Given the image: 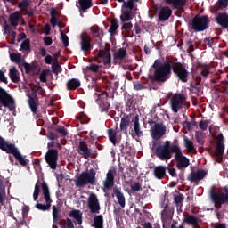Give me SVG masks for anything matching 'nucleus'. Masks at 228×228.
Here are the masks:
<instances>
[{"label": "nucleus", "mask_w": 228, "mask_h": 228, "mask_svg": "<svg viewBox=\"0 0 228 228\" xmlns=\"http://www.w3.org/2000/svg\"><path fill=\"white\" fill-rule=\"evenodd\" d=\"M153 81L156 83H167L172 77V72L180 83H188L190 79V71L186 66L174 60L162 61L161 59L155 60L152 64Z\"/></svg>", "instance_id": "1"}, {"label": "nucleus", "mask_w": 228, "mask_h": 228, "mask_svg": "<svg viewBox=\"0 0 228 228\" xmlns=\"http://www.w3.org/2000/svg\"><path fill=\"white\" fill-rule=\"evenodd\" d=\"M156 141H152L151 151H155V156L160 159V161H168L172 159V154H175V149H178L179 145H170V141H166L163 144L157 145Z\"/></svg>", "instance_id": "2"}, {"label": "nucleus", "mask_w": 228, "mask_h": 228, "mask_svg": "<svg viewBox=\"0 0 228 228\" xmlns=\"http://www.w3.org/2000/svg\"><path fill=\"white\" fill-rule=\"evenodd\" d=\"M0 149L6 154H12L16 161L21 165V167H27L29 164V159H26L22 153L19 151V148L15 143H10L0 135Z\"/></svg>", "instance_id": "3"}, {"label": "nucleus", "mask_w": 228, "mask_h": 228, "mask_svg": "<svg viewBox=\"0 0 228 228\" xmlns=\"http://www.w3.org/2000/svg\"><path fill=\"white\" fill-rule=\"evenodd\" d=\"M95 175L96 173L94 169L82 172L77 176V179L75 180V186L77 188H85V186H88V184H91V186L95 185V183H97Z\"/></svg>", "instance_id": "4"}, {"label": "nucleus", "mask_w": 228, "mask_h": 228, "mask_svg": "<svg viewBox=\"0 0 228 228\" xmlns=\"http://www.w3.org/2000/svg\"><path fill=\"white\" fill-rule=\"evenodd\" d=\"M211 19L208 15L196 14L191 20V28L195 33H202V31L209 29Z\"/></svg>", "instance_id": "5"}, {"label": "nucleus", "mask_w": 228, "mask_h": 228, "mask_svg": "<svg viewBox=\"0 0 228 228\" xmlns=\"http://www.w3.org/2000/svg\"><path fill=\"white\" fill-rule=\"evenodd\" d=\"M3 106L9 108L10 111H13L15 110V100H13V97H12L6 90L0 87V110L6 113V111L3 110Z\"/></svg>", "instance_id": "6"}, {"label": "nucleus", "mask_w": 228, "mask_h": 228, "mask_svg": "<svg viewBox=\"0 0 228 228\" xmlns=\"http://www.w3.org/2000/svg\"><path fill=\"white\" fill-rule=\"evenodd\" d=\"M95 61L103 63L104 67H111V48L106 45L103 50H100L94 57Z\"/></svg>", "instance_id": "7"}, {"label": "nucleus", "mask_w": 228, "mask_h": 228, "mask_svg": "<svg viewBox=\"0 0 228 228\" xmlns=\"http://www.w3.org/2000/svg\"><path fill=\"white\" fill-rule=\"evenodd\" d=\"M41 188L46 204L37 203L35 207L37 209H39V211H49V209H51V202H53L51 200V192L49 191V185H47V183L43 182Z\"/></svg>", "instance_id": "8"}, {"label": "nucleus", "mask_w": 228, "mask_h": 228, "mask_svg": "<svg viewBox=\"0 0 228 228\" xmlns=\"http://www.w3.org/2000/svg\"><path fill=\"white\" fill-rule=\"evenodd\" d=\"M175 159L176 161V168L178 170H184L190 167V159L186 156L183 155V151L178 146V149L175 148Z\"/></svg>", "instance_id": "9"}, {"label": "nucleus", "mask_w": 228, "mask_h": 228, "mask_svg": "<svg viewBox=\"0 0 228 228\" xmlns=\"http://www.w3.org/2000/svg\"><path fill=\"white\" fill-rule=\"evenodd\" d=\"M186 101V94H175L170 99V106L173 113H179V110H182L183 104Z\"/></svg>", "instance_id": "10"}, {"label": "nucleus", "mask_w": 228, "mask_h": 228, "mask_svg": "<svg viewBox=\"0 0 228 228\" xmlns=\"http://www.w3.org/2000/svg\"><path fill=\"white\" fill-rule=\"evenodd\" d=\"M45 159L52 170L58 167V149H49L45 155Z\"/></svg>", "instance_id": "11"}, {"label": "nucleus", "mask_w": 228, "mask_h": 228, "mask_svg": "<svg viewBox=\"0 0 228 228\" xmlns=\"http://www.w3.org/2000/svg\"><path fill=\"white\" fill-rule=\"evenodd\" d=\"M87 208L92 215H99L101 213V204L95 193H91L87 200Z\"/></svg>", "instance_id": "12"}, {"label": "nucleus", "mask_w": 228, "mask_h": 228, "mask_svg": "<svg viewBox=\"0 0 228 228\" xmlns=\"http://www.w3.org/2000/svg\"><path fill=\"white\" fill-rule=\"evenodd\" d=\"M165 133H167V126L162 123H156L151 128V137L155 142L164 136Z\"/></svg>", "instance_id": "13"}, {"label": "nucleus", "mask_w": 228, "mask_h": 228, "mask_svg": "<svg viewBox=\"0 0 228 228\" xmlns=\"http://www.w3.org/2000/svg\"><path fill=\"white\" fill-rule=\"evenodd\" d=\"M77 152L82 158L85 159H89L90 156H92V150L88 147V144L86 142L80 140L78 147H77Z\"/></svg>", "instance_id": "14"}, {"label": "nucleus", "mask_w": 228, "mask_h": 228, "mask_svg": "<svg viewBox=\"0 0 228 228\" xmlns=\"http://www.w3.org/2000/svg\"><path fill=\"white\" fill-rule=\"evenodd\" d=\"M215 20L217 26H220L222 29H228V13L227 12H219L215 17Z\"/></svg>", "instance_id": "15"}, {"label": "nucleus", "mask_w": 228, "mask_h": 228, "mask_svg": "<svg viewBox=\"0 0 228 228\" xmlns=\"http://www.w3.org/2000/svg\"><path fill=\"white\" fill-rule=\"evenodd\" d=\"M208 175V172L204 169H199L196 172H191L188 176V181L191 183H197L198 181H202L204 177Z\"/></svg>", "instance_id": "16"}, {"label": "nucleus", "mask_w": 228, "mask_h": 228, "mask_svg": "<svg viewBox=\"0 0 228 228\" xmlns=\"http://www.w3.org/2000/svg\"><path fill=\"white\" fill-rule=\"evenodd\" d=\"M113 186H115V175H113V170H109L103 181V188L104 190H111Z\"/></svg>", "instance_id": "17"}, {"label": "nucleus", "mask_w": 228, "mask_h": 228, "mask_svg": "<svg viewBox=\"0 0 228 228\" xmlns=\"http://www.w3.org/2000/svg\"><path fill=\"white\" fill-rule=\"evenodd\" d=\"M91 42L92 38L90 37H82L80 41L81 51H84V53H90L92 49H94V45H92Z\"/></svg>", "instance_id": "18"}, {"label": "nucleus", "mask_w": 228, "mask_h": 228, "mask_svg": "<svg viewBox=\"0 0 228 228\" xmlns=\"http://www.w3.org/2000/svg\"><path fill=\"white\" fill-rule=\"evenodd\" d=\"M172 218H174V208L168 207V205H166L161 212V221L172 222Z\"/></svg>", "instance_id": "19"}, {"label": "nucleus", "mask_w": 228, "mask_h": 228, "mask_svg": "<svg viewBox=\"0 0 228 228\" xmlns=\"http://www.w3.org/2000/svg\"><path fill=\"white\" fill-rule=\"evenodd\" d=\"M153 175L156 179L161 181L167 177V167L164 165H159L154 167Z\"/></svg>", "instance_id": "20"}, {"label": "nucleus", "mask_w": 228, "mask_h": 228, "mask_svg": "<svg viewBox=\"0 0 228 228\" xmlns=\"http://www.w3.org/2000/svg\"><path fill=\"white\" fill-rule=\"evenodd\" d=\"M129 126H131V116L124 114L120 122V131H122L124 134H127V129H129Z\"/></svg>", "instance_id": "21"}, {"label": "nucleus", "mask_w": 228, "mask_h": 228, "mask_svg": "<svg viewBox=\"0 0 228 228\" xmlns=\"http://www.w3.org/2000/svg\"><path fill=\"white\" fill-rule=\"evenodd\" d=\"M172 16V9L170 7L166 6L160 9L159 13V19L160 22H165V20H168Z\"/></svg>", "instance_id": "22"}, {"label": "nucleus", "mask_w": 228, "mask_h": 228, "mask_svg": "<svg viewBox=\"0 0 228 228\" xmlns=\"http://www.w3.org/2000/svg\"><path fill=\"white\" fill-rule=\"evenodd\" d=\"M114 195H116L117 200L120 206V208H126V196H124V192L119 188L115 187L113 189Z\"/></svg>", "instance_id": "23"}, {"label": "nucleus", "mask_w": 228, "mask_h": 228, "mask_svg": "<svg viewBox=\"0 0 228 228\" xmlns=\"http://www.w3.org/2000/svg\"><path fill=\"white\" fill-rule=\"evenodd\" d=\"M9 77L12 83H20V72L13 66L9 69Z\"/></svg>", "instance_id": "24"}, {"label": "nucleus", "mask_w": 228, "mask_h": 228, "mask_svg": "<svg viewBox=\"0 0 228 228\" xmlns=\"http://www.w3.org/2000/svg\"><path fill=\"white\" fill-rule=\"evenodd\" d=\"M81 86V81L77 78H71L66 82V87L69 91L77 90Z\"/></svg>", "instance_id": "25"}, {"label": "nucleus", "mask_w": 228, "mask_h": 228, "mask_svg": "<svg viewBox=\"0 0 228 228\" xmlns=\"http://www.w3.org/2000/svg\"><path fill=\"white\" fill-rule=\"evenodd\" d=\"M78 3L80 13H86V11L94 6L92 0H78Z\"/></svg>", "instance_id": "26"}, {"label": "nucleus", "mask_w": 228, "mask_h": 228, "mask_svg": "<svg viewBox=\"0 0 228 228\" xmlns=\"http://www.w3.org/2000/svg\"><path fill=\"white\" fill-rule=\"evenodd\" d=\"M70 218H74L78 225H81L83 224V212L78 209H73L69 212Z\"/></svg>", "instance_id": "27"}, {"label": "nucleus", "mask_w": 228, "mask_h": 228, "mask_svg": "<svg viewBox=\"0 0 228 228\" xmlns=\"http://www.w3.org/2000/svg\"><path fill=\"white\" fill-rule=\"evenodd\" d=\"M198 69L200 70V74L202 76V77L208 78L209 74H211V71L209 70V65L207 63L199 62Z\"/></svg>", "instance_id": "28"}, {"label": "nucleus", "mask_w": 228, "mask_h": 228, "mask_svg": "<svg viewBox=\"0 0 228 228\" xmlns=\"http://www.w3.org/2000/svg\"><path fill=\"white\" fill-rule=\"evenodd\" d=\"M28 106L32 113H37V110H38V96H37V94L28 97Z\"/></svg>", "instance_id": "29"}, {"label": "nucleus", "mask_w": 228, "mask_h": 228, "mask_svg": "<svg viewBox=\"0 0 228 228\" xmlns=\"http://www.w3.org/2000/svg\"><path fill=\"white\" fill-rule=\"evenodd\" d=\"M134 131L138 138L143 136V132L140 128V116L135 115L134 118Z\"/></svg>", "instance_id": "30"}, {"label": "nucleus", "mask_w": 228, "mask_h": 228, "mask_svg": "<svg viewBox=\"0 0 228 228\" xmlns=\"http://www.w3.org/2000/svg\"><path fill=\"white\" fill-rule=\"evenodd\" d=\"M126 56H127V49L124 47L119 48L114 53V60L118 61H122V60L126 59Z\"/></svg>", "instance_id": "31"}, {"label": "nucleus", "mask_w": 228, "mask_h": 228, "mask_svg": "<svg viewBox=\"0 0 228 228\" xmlns=\"http://www.w3.org/2000/svg\"><path fill=\"white\" fill-rule=\"evenodd\" d=\"M20 19H22V13H20V12H15L14 13L10 14L9 20L11 22V26H19Z\"/></svg>", "instance_id": "32"}, {"label": "nucleus", "mask_w": 228, "mask_h": 228, "mask_svg": "<svg viewBox=\"0 0 228 228\" xmlns=\"http://www.w3.org/2000/svg\"><path fill=\"white\" fill-rule=\"evenodd\" d=\"M93 227L104 228V216L102 215L94 216Z\"/></svg>", "instance_id": "33"}, {"label": "nucleus", "mask_w": 228, "mask_h": 228, "mask_svg": "<svg viewBox=\"0 0 228 228\" xmlns=\"http://www.w3.org/2000/svg\"><path fill=\"white\" fill-rule=\"evenodd\" d=\"M224 151H225V145L216 144L215 157L218 158V159H219L218 163H222V159H224V158H222V156H224Z\"/></svg>", "instance_id": "34"}, {"label": "nucleus", "mask_w": 228, "mask_h": 228, "mask_svg": "<svg viewBox=\"0 0 228 228\" xmlns=\"http://www.w3.org/2000/svg\"><path fill=\"white\" fill-rule=\"evenodd\" d=\"M131 15H133V11H126L122 9L120 15L121 22H129V20H132L133 17Z\"/></svg>", "instance_id": "35"}, {"label": "nucleus", "mask_w": 228, "mask_h": 228, "mask_svg": "<svg viewBox=\"0 0 228 228\" xmlns=\"http://www.w3.org/2000/svg\"><path fill=\"white\" fill-rule=\"evenodd\" d=\"M10 59L13 63H16L18 67H22V53H11Z\"/></svg>", "instance_id": "36"}, {"label": "nucleus", "mask_w": 228, "mask_h": 228, "mask_svg": "<svg viewBox=\"0 0 228 228\" xmlns=\"http://www.w3.org/2000/svg\"><path fill=\"white\" fill-rule=\"evenodd\" d=\"M107 134L110 143H112V145L115 147L117 145V131L110 128L107 130Z\"/></svg>", "instance_id": "37"}, {"label": "nucleus", "mask_w": 228, "mask_h": 228, "mask_svg": "<svg viewBox=\"0 0 228 228\" xmlns=\"http://www.w3.org/2000/svg\"><path fill=\"white\" fill-rule=\"evenodd\" d=\"M118 28V20L117 18H114L110 21V28L109 29V33H110L111 37L117 33V28Z\"/></svg>", "instance_id": "38"}, {"label": "nucleus", "mask_w": 228, "mask_h": 228, "mask_svg": "<svg viewBox=\"0 0 228 228\" xmlns=\"http://www.w3.org/2000/svg\"><path fill=\"white\" fill-rule=\"evenodd\" d=\"M167 4H173L174 8H183L185 3L184 0H166Z\"/></svg>", "instance_id": "39"}, {"label": "nucleus", "mask_w": 228, "mask_h": 228, "mask_svg": "<svg viewBox=\"0 0 228 228\" xmlns=\"http://www.w3.org/2000/svg\"><path fill=\"white\" fill-rule=\"evenodd\" d=\"M184 222H186V224H189V225H197V224H199V219L193 215H187L184 217Z\"/></svg>", "instance_id": "40"}, {"label": "nucleus", "mask_w": 228, "mask_h": 228, "mask_svg": "<svg viewBox=\"0 0 228 228\" xmlns=\"http://www.w3.org/2000/svg\"><path fill=\"white\" fill-rule=\"evenodd\" d=\"M97 102H99V106L102 110V112L108 113L109 110H110V102H108V101H104V100H97Z\"/></svg>", "instance_id": "41"}, {"label": "nucleus", "mask_w": 228, "mask_h": 228, "mask_svg": "<svg viewBox=\"0 0 228 228\" xmlns=\"http://www.w3.org/2000/svg\"><path fill=\"white\" fill-rule=\"evenodd\" d=\"M20 51H31V40L29 38L22 41Z\"/></svg>", "instance_id": "42"}, {"label": "nucleus", "mask_w": 228, "mask_h": 228, "mask_svg": "<svg viewBox=\"0 0 228 228\" xmlns=\"http://www.w3.org/2000/svg\"><path fill=\"white\" fill-rule=\"evenodd\" d=\"M175 204L178 208H183V201L184 200V195L179 193L178 195H175L174 197Z\"/></svg>", "instance_id": "43"}, {"label": "nucleus", "mask_w": 228, "mask_h": 228, "mask_svg": "<svg viewBox=\"0 0 228 228\" xmlns=\"http://www.w3.org/2000/svg\"><path fill=\"white\" fill-rule=\"evenodd\" d=\"M209 124H211V119H202L199 123V127L201 131H208V127H209Z\"/></svg>", "instance_id": "44"}, {"label": "nucleus", "mask_w": 228, "mask_h": 228, "mask_svg": "<svg viewBox=\"0 0 228 228\" xmlns=\"http://www.w3.org/2000/svg\"><path fill=\"white\" fill-rule=\"evenodd\" d=\"M61 66L60 65V62H58V61L53 62L52 71L53 72V74H56V76H58V74L61 73Z\"/></svg>", "instance_id": "45"}, {"label": "nucleus", "mask_w": 228, "mask_h": 228, "mask_svg": "<svg viewBox=\"0 0 228 228\" xmlns=\"http://www.w3.org/2000/svg\"><path fill=\"white\" fill-rule=\"evenodd\" d=\"M6 197V190L3 184H0V204L1 206H4L5 199Z\"/></svg>", "instance_id": "46"}, {"label": "nucleus", "mask_w": 228, "mask_h": 228, "mask_svg": "<svg viewBox=\"0 0 228 228\" xmlns=\"http://www.w3.org/2000/svg\"><path fill=\"white\" fill-rule=\"evenodd\" d=\"M86 69L89 72H94V74H97V72H99V69H101V66L99 64L91 63L86 66Z\"/></svg>", "instance_id": "47"}, {"label": "nucleus", "mask_w": 228, "mask_h": 228, "mask_svg": "<svg viewBox=\"0 0 228 228\" xmlns=\"http://www.w3.org/2000/svg\"><path fill=\"white\" fill-rule=\"evenodd\" d=\"M184 143L188 152H193V151H195V145L191 140L185 138Z\"/></svg>", "instance_id": "48"}, {"label": "nucleus", "mask_w": 228, "mask_h": 228, "mask_svg": "<svg viewBox=\"0 0 228 228\" xmlns=\"http://www.w3.org/2000/svg\"><path fill=\"white\" fill-rule=\"evenodd\" d=\"M52 209H53V214H52L53 215V224H58V218L60 216V210L58 209V208L55 205L53 206Z\"/></svg>", "instance_id": "49"}, {"label": "nucleus", "mask_w": 228, "mask_h": 228, "mask_svg": "<svg viewBox=\"0 0 228 228\" xmlns=\"http://www.w3.org/2000/svg\"><path fill=\"white\" fill-rule=\"evenodd\" d=\"M77 120H79L81 124H88L90 122L88 116H86V114L84 112H81L78 116H77Z\"/></svg>", "instance_id": "50"}, {"label": "nucleus", "mask_w": 228, "mask_h": 228, "mask_svg": "<svg viewBox=\"0 0 228 228\" xmlns=\"http://www.w3.org/2000/svg\"><path fill=\"white\" fill-rule=\"evenodd\" d=\"M195 138L200 145H204V133H202V131H196Z\"/></svg>", "instance_id": "51"}, {"label": "nucleus", "mask_w": 228, "mask_h": 228, "mask_svg": "<svg viewBox=\"0 0 228 228\" xmlns=\"http://www.w3.org/2000/svg\"><path fill=\"white\" fill-rule=\"evenodd\" d=\"M91 32L94 38H101V28L97 26L91 27Z\"/></svg>", "instance_id": "52"}, {"label": "nucleus", "mask_w": 228, "mask_h": 228, "mask_svg": "<svg viewBox=\"0 0 228 228\" xmlns=\"http://www.w3.org/2000/svg\"><path fill=\"white\" fill-rule=\"evenodd\" d=\"M30 5L31 3L29 0H22L18 4V8H20V10H26V8H29Z\"/></svg>", "instance_id": "53"}, {"label": "nucleus", "mask_w": 228, "mask_h": 228, "mask_svg": "<svg viewBox=\"0 0 228 228\" xmlns=\"http://www.w3.org/2000/svg\"><path fill=\"white\" fill-rule=\"evenodd\" d=\"M143 189L142 188V184L140 183L135 182L134 184L131 185V191L132 193H136L137 191H142Z\"/></svg>", "instance_id": "54"}, {"label": "nucleus", "mask_w": 228, "mask_h": 228, "mask_svg": "<svg viewBox=\"0 0 228 228\" xmlns=\"http://www.w3.org/2000/svg\"><path fill=\"white\" fill-rule=\"evenodd\" d=\"M122 8H128L130 9L129 12H133L134 9V2L133 0L124 1Z\"/></svg>", "instance_id": "55"}, {"label": "nucleus", "mask_w": 228, "mask_h": 228, "mask_svg": "<svg viewBox=\"0 0 228 228\" xmlns=\"http://www.w3.org/2000/svg\"><path fill=\"white\" fill-rule=\"evenodd\" d=\"M21 65L22 67H24L26 74H30L31 71L34 70L36 67L35 65H31L28 62H22Z\"/></svg>", "instance_id": "56"}, {"label": "nucleus", "mask_w": 228, "mask_h": 228, "mask_svg": "<svg viewBox=\"0 0 228 228\" xmlns=\"http://www.w3.org/2000/svg\"><path fill=\"white\" fill-rule=\"evenodd\" d=\"M38 195H40V185H38V183H37L34 188L33 200H38Z\"/></svg>", "instance_id": "57"}, {"label": "nucleus", "mask_w": 228, "mask_h": 228, "mask_svg": "<svg viewBox=\"0 0 228 228\" xmlns=\"http://www.w3.org/2000/svg\"><path fill=\"white\" fill-rule=\"evenodd\" d=\"M134 102V100L133 99V97L128 96L126 101V110H133V108H134V106H133Z\"/></svg>", "instance_id": "58"}, {"label": "nucleus", "mask_w": 228, "mask_h": 228, "mask_svg": "<svg viewBox=\"0 0 228 228\" xmlns=\"http://www.w3.org/2000/svg\"><path fill=\"white\" fill-rule=\"evenodd\" d=\"M55 131L56 133H59L61 138H65V136L69 134V131H67V129L64 126L56 128Z\"/></svg>", "instance_id": "59"}, {"label": "nucleus", "mask_w": 228, "mask_h": 228, "mask_svg": "<svg viewBox=\"0 0 228 228\" xmlns=\"http://www.w3.org/2000/svg\"><path fill=\"white\" fill-rule=\"evenodd\" d=\"M47 74H49V69H44L40 76H39V79L41 81V83H47Z\"/></svg>", "instance_id": "60"}, {"label": "nucleus", "mask_w": 228, "mask_h": 228, "mask_svg": "<svg viewBox=\"0 0 228 228\" xmlns=\"http://www.w3.org/2000/svg\"><path fill=\"white\" fill-rule=\"evenodd\" d=\"M203 44H205V45H208V47H213V45H215V38L211 37H206L203 40Z\"/></svg>", "instance_id": "61"}, {"label": "nucleus", "mask_w": 228, "mask_h": 228, "mask_svg": "<svg viewBox=\"0 0 228 228\" xmlns=\"http://www.w3.org/2000/svg\"><path fill=\"white\" fill-rule=\"evenodd\" d=\"M167 170L171 177H177V172L175 171V168L174 167L167 166Z\"/></svg>", "instance_id": "62"}, {"label": "nucleus", "mask_w": 228, "mask_h": 228, "mask_svg": "<svg viewBox=\"0 0 228 228\" xmlns=\"http://www.w3.org/2000/svg\"><path fill=\"white\" fill-rule=\"evenodd\" d=\"M61 37L64 44V47H69V37L63 33V31L61 32Z\"/></svg>", "instance_id": "63"}, {"label": "nucleus", "mask_w": 228, "mask_h": 228, "mask_svg": "<svg viewBox=\"0 0 228 228\" xmlns=\"http://www.w3.org/2000/svg\"><path fill=\"white\" fill-rule=\"evenodd\" d=\"M61 222H66V228H74V223H72V219L70 218L61 219Z\"/></svg>", "instance_id": "64"}]
</instances>
